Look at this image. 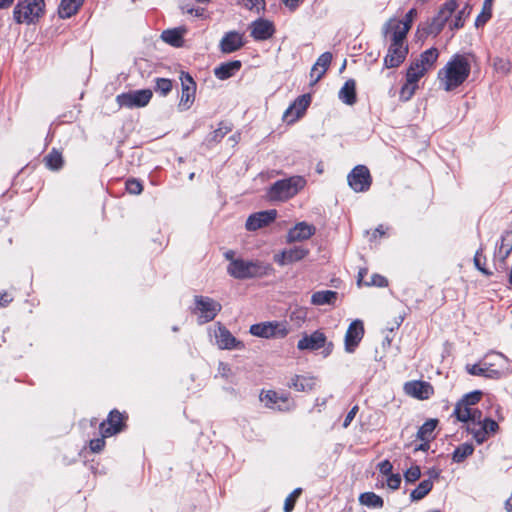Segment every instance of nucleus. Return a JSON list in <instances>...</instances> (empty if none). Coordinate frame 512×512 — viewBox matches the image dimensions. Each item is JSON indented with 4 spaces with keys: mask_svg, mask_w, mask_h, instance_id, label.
<instances>
[{
    "mask_svg": "<svg viewBox=\"0 0 512 512\" xmlns=\"http://www.w3.org/2000/svg\"><path fill=\"white\" fill-rule=\"evenodd\" d=\"M277 217V211L266 210L260 211L254 214H251L245 224V227L248 231H256L260 228L268 226L272 223Z\"/></svg>",
    "mask_w": 512,
    "mask_h": 512,
    "instance_id": "nucleus-20",
    "label": "nucleus"
},
{
    "mask_svg": "<svg viewBox=\"0 0 512 512\" xmlns=\"http://www.w3.org/2000/svg\"><path fill=\"white\" fill-rule=\"evenodd\" d=\"M316 232V228L307 222H299L291 228L286 236L288 243L300 242L311 238Z\"/></svg>",
    "mask_w": 512,
    "mask_h": 512,
    "instance_id": "nucleus-23",
    "label": "nucleus"
},
{
    "mask_svg": "<svg viewBox=\"0 0 512 512\" xmlns=\"http://www.w3.org/2000/svg\"><path fill=\"white\" fill-rule=\"evenodd\" d=\"M408 54V45L406 43L391 42L387 54L384 58L386 68H396L406 59Z\"/></svg>",
    "mask_w": 512,
    "mask_h": 512,
    "instance_id": "nucleus-17",
    "label": "nucleus"
},
{
    "mask_svg": "<svg viewBox=\"0 0 512 512\" xmlns=\"http://www.w3.org/2000/svg\"><path fill=\"white\" fill-rule=\"evenodd\" d=\"M494 67L497 71L507 74L512 69V64L508 60L497 58L494 60Z\"/></svg>",
    "mask_w": 512,
    "mask_h": 512,
    "instance_id": "nucleus-52",
    "label": "nucleus"
},
{
    "mask_svg": "<svg viewBox=\"0 0 512 512\" xmlns=\"http://www.w3.org/2000/svg\"><path fill=\"white\" fill-rule=\"evenodd\" d=\"M44 163L50 170H59L63 167L64 159L62 153L53 148L45 157Z\"/></svg>",
    "mask_w": 512,
    "mask_h": 512,
    "instance_id": "nucleus-37",
    "label": "nucleus"
},
{
    "mask_svg": "<svg viewBox=\"0 0 512 512\" xmlns=\"http://www.w3.org/2000/svg\"><path fill=\"white\" fill-rule=\"evenodd\" d=\"M365 286H376V287H386L388 285L387 279L379 274H374L371 276L370 281H366L364 283Z\"/></svg>",
    "mask_w": 512,
    "mask_h": 512,
    "instance_id": "nucleus-51",
    "label": "nucleus"
},
{
    "mask_svg": "<svg viewBox=\"0 0 512 512\" xmlns=\"http://www.w3.org/2000/svg\"><path fill=\"white\" fill-rule=\"evenodd\" d=\"M417 16V10L415 8H412L410 9L403 20H401L404 24H407L409 26V29H411L412 27V23L414 21V19L416 18Z\"/></svg>",
    "mask_w": 512,
    "mask_h": 512,
    "instance_id": "nucleus-56",
    "label": "nucleus"
},
{
    "mask_svg": "<svg viewBox=\"0 0 512 512\" xmlns=\"http://www.w3.org/2000/svg\"><path fill=\"white\" fill-rule=\"evenodd\" d=\"M107 437H103L102 435L99 438H94L89 441V449L92 453H100L104 450L106 446Z\"/></svg>",
    "mask_w": 512,
    "mask_h": 512,
    "instance_id": "nucleus-47",
    "label": "nucleus"
},
{
    "mask_svg": "<svg viewBox=\"0 0 512 512\" xmlns=\"http://www.w3.org/2000/svg\"><path fill=\"white\" fill-rule=\"evenodd\" d=\"M184 29H168L162 32L161 38L166 43L174 46V47H180L183 44V32Z\"/></svg>",
    "mask_w": 512,
    "mask_h": 512,
    "instance_id": "nucleus-36",
    "label": "nucleus"
},
{
    "mask_svg": "<svg viewBox=\"0 0 512 512\" xmlns=\"http://www.w3.org/2000/svg\"><path fill=\"white\" fill-rule=\"evenodd\" d=\"M439 57V51L437 48H430L422 52L418 59L415 61L420 64L423 68L429 71L435 64Z\"/></svg>",
    "mask_w": 512,
    "mask_h": 512,
    "instance_id": "nucleus-33",
    "label": "nucleus"
},
{
    "mask_svg": "<svg viewBox=\"0 0 512 512\" xmlns=\"http://www.w3.org/2000/svg\"><path fill=\"white\" fill-rule=\"evenodd\" d=\"M260 400L263 402L267 407L270 408H279L282 409V407L286 406L289 401V396L287 393L284 392H277L272 389L268 390H262L260 394Z\"/></svg>",
    "mask_w": 512,
    "mask_h": 512,
    "instance_id": "nucleus-24",
    "label": "nucleus"
},
{
    "mask_svg": "<svg viewBox=\"0 0 512 512\" xmlns=\"http://www.w3.org/2000/svg\"><path fill=\"white\" fill-rule=\"evenodd\" d=\"M250 333L260 338H284L288 335L289 329L285 321H267L250 326Z\"/></svg>",
    "mask_w": 512,
    "mask_h": 512,
    "instance_id": "nucleus-7",
    "label": "nucleus"
},
{
    "mask_svg": "<svg viewBox=\"0 0 512 512\" xmlns=\"http://www.w3.org/2000/svg\"><path fill=\"white\" fill-rule=\"evenodd\" d=\"M505 509L507 512H512V492L510 497L505 501Z\"/></svg>",
    "mask_w": 512,
    "mask_h": 512,
    "instance_id": "nucleus-64",
    "label": "nucleus"
},
{
    "mask_svg": "<svg viewBox=\"0 0 512 512\" xmlns=\"http://www.w3.org/2000/svg\"><path fill=\"white\" fill-rule=\"evenodd\" d=\"M306 183V179L299 175L278 180L269 187L267 197L271 201L285 202L303 190Z\"/></svg>",
    "mask_w": 512,
    "mask_h": 512,
    "instance_id": "nucleus-3",
    "label": "nucleus"
},
{
    "mask_svg": "<svg viewBox=\"0 0 512 512\" xmlns=\"http://www.w3.org/2000/svg\"><path fill=\"white\" fill-rule=\"evenodd\" d=\"M409 30V26L397 18L389 19L383 26L384 36L396 43H405Z\"/></svg>",
    "mask_w": 512,
    "mask_h": 512,
    "instance_id": "nucleus-13",
    "label": "nucleus"
},
{
    "mask_svg": "<svg viewBox=\"0 0 512 512\" xmlns=\"http://www.w3.org/2000/svg\"><path fill=\"white\" fill-rule=\"evenodd\" d=\"M339 98L347 105H353L356 103V83L353 79H349L345 82L339 91Z\"/></svg>",
    "mask_w": 512,
    "mask_h": 512,
    "instance_id": "nucleus-30",
    "label": "nucleus"
},
{
    "mask_svg": "<svg viewBox=\"0 0 512 512\" xmlns=\"http://www.w3.org/2000/svg\"><path fill=\"white\" fill-rule=\"evenodd\" d=\"M482 251H483L482 248L477 250V252L474 256V264H475V267L480 272H482L484 275L490 276L492 274V272L488 271L484 266L485 265V257L482 256Z\"/></svg>",
    "mask_w": 512,
    "mask_h": 512,
    "instance_id": "nucleus-45",
    "label": "nucleus"
},
{
    "mask_svg": "<svg viewBox=\"0 0 512 512\" xmlns=\"http://www.w3.org/2000/svg\"><path fill=\"white\" fill-rule=\"evenodd\" d=\"M186 12L189 14H194L197 17H202L204 14V9L203 8H188L186 10Z\"/></svg>",
    "mask_w": 512,
    "mask_h": 512,
    "instance_id": "nucleus-63",
    "label": "nucleus"
},
{
    "mask_svg": "<svg viewBox=\"0 0 512 512\" xmlns=\"http://www.w3.org/2000/svg\"><path fill=\"white\" fill-rule=\"evenodd\" d=\"M367 273H368V270L366 268H362L359 270L358 277H357V285L359 287L364 285V283L366 282V281H364V277L367 275Z\"/></svg>",
    "mask_w": 512,
    "mask_h": 512,
    "instance_id": "nucleus-60",
    "label": "nucleus"
},
{
    "mask_svg": "<svg viewBox=\"0 0 512 512\" xmlns=\"http://www.w3.org/2000/svg\"><path fill=\"white\" fill-rule=\"evenodd\" d=\"M416 88H417V83H410L406 80V83L401 88L400 98L405 101L409 100L415 93Z\"/></svg>",
    "mask_w": 512,
    "mask_h": 512,
    "instance_id": "nucleus-48",
    "label": "nucleus"
},
{
    "mask_svg": "<svg viewBox=\"0 0 512 512\" xmlns=\"http://www.w3.org/2000/svg\"><path fill=\"white\" fill-rule=\"evenodd\" d=\"M439 421L437 419H428L425 421L417 431V439L426 440L431 442L435 439L434 431L438 425Z\"/></svg>",
    "mask_w": 512,
    "mask_h": 512,
    "instance_id": "nucleus-31",
    "label": "nucleus"
},
{
    "mask_svg": "<svg viewBox=\"0 0 512 512\" xmlns=\"http://www.w3.org/2000/svg\"><path fill=\"white\" fill-rule=\"evenodd\" d=\"M332 61V54L324 52L321 54L310 71L311 85H315L326 73Z\"/></svg>",
    "mask_w": 512,
    "mask_h": 512,
    "instance_id": "nucleus-26",
    "label": "nucleus"
},
{
    "mask_svg": "<svg viewBox=\"0 0 512 512\" xmlns=\"http://www.w3.org/2000/svg\"><path fill=\"white\" fill-rule=\"evenodd\" d=\"M492 16V5L487 7V3H483V8L481 13L478 15L475 21V25L477 27L483 26Z\"/></svg>",
    "mask_w": 512,
    "mask_h": 512,
    "instance_id": "nucleus-44",
    "label": "nucleus"
},
{
    "mask_svg": "<svg viewBox=\"0 0 512 512\" xmlns=\"http://www.w3.org/2000/svg\"><path fill=\"white\" fill-rule=\"evenodd\" d=\"M181 97L178 104L180 110L184 111L191 107L195 99L196 83L189 74L182 73L181 77Z\"/></svg>",
    "mask_w": 512,
    "mask_h": 512,
    "instance_id": "nucleus-16",
    "label": "nucleus"
},
{
    "mask_svg": "<svg viewBox=\"0 0 512 512\" xmlns=\"http://www.w3.org/2000/svg\"><path fill=\"white\" fill-rule=\"evenodd\" d=\"M421 476V470L418 465L411 466L404 472V478L406 482L414 483L416 482Z\"/></svg>",
    "mask_w": 512,
    "mask_h": 512,
    "instance_id": "nucleus-46",
    "label": "nucleus"
},
{
    "mask_svg": "<svg viewBox=\"0 0 512 512\" xmlns=\"http://www.w3.org/2000/svg\"><path fill=\"white\" fill-rule=\"evenodd\" d=\"M427 72L426 68L420 66L416 61H413L406 73V80L410 83H417Z\"/></svg>",
    "mask_w": 512,
    "mask_h": 512,
    "instance_id": "nucleus-41",
    "label": "nucleus"
},
{
    "mask_svg": "<svg viewBox=\"0 0 512 512\" xmlns=\"http://www.w3.org/2000/svg\"><path fill=\"white\" fill-rule=\"evenodd\" d=\"M82 2L83 0H61L58 10L59 16L61 18L71 17L78 11Z\"/></svg>",
    "mask_w": 512,
    "mask_h": 512,
    "instance_id": "nucleus-35",
    "label": "nucleus"
},
{
    "mask_svg": "<svg viewBox=\"0 0 512 512\" xmlns=\"http://www.w3.org/2000/svg\"><path fill=\"white\" fill-rule=\"evenodd\" d=\"M465 370L470 375L488 379H499L507 370V358L501 353H490L475 364H466Z\"/></svg>",
    "mask_w": 512,
    "mask_h": 512,
    "instance_id": "nucleus-2",
    "label": "nucleus"
},
{
    "mask_svg": "<svg viewBox=\"0 0 512 512\" xmlns=\"http://www.w3.org/2000/svg\"><path fill=\"white\" fill-rule=\"evenodd\" d=\"M152 98V91L150 89H142L137 91H131L122 93L117 96L116 100L119 106L134 108L146 106Z\"/></svg>",
    "mask_w": 512,
    "mask_h": 512,
    "instance_id": "nucleus-12",
    "label": "nucleus"
},
{
    "mask_svg": "<svg viewBox=\"0 0 512 512\" xmlns=\"http://www.w3.org/2000/svg\"><path fill=\"white\" fill-rule=\"evenodd\" d=\"M421 443L415 447V451H428L430 448V442L426 440H420Z\"/></svg>",
    "mask_w": 512,
    "mask_h": 512,
    "instance_id": "nucleus-62",
    "label": "nucleus"
},
{
    "mask_svg": "<svg viewBox=\"0 0 512 512\" xmlns=\"http://www.w3.org/2000/svg\"><path fill=\"white\" fill-rule=\"evenodd\" d=\"M216 342L221 349H243L244 345L238 341L224 326H220L215 334Z\"/></svg>",
    "mask_w": 512,
    "mask_h": 512,
    "instance_id": "nucleus-25",
    "label": "nucleus"
},
{
    "mask_svg": "<svg viewBox=\"0 0 512 512\" xmlns=\"http://www.w3.org/2000/svg\"><path fill=\"white\" fill-rule=\"evenodd\" d=\"M251 37L256 41H264L271 38L275 32L271 21L259 18L250 24Z\"/></svg>",
    "mask_w": 512,
    "mask_h": 512,
    "instance_id": "nucleus-22",
    "label": "nucleus"
},
{
    "mask_svg": "<svg viewBox=\"0 0 512 512\" xmlns=\"http://www.w3.org/2000/svg\"><path fill=\"white\" fill-rule=\"evenodd\" d=\"M272 270L270 264L243 259H233L227 267L228 274L235 279L263 277L269 275Z\"/></svg>",
    "mask_w": 512,
    "mask_h": 512,
    "instance_id": "nucleus-4",
    "label": "nucleus"
},
{
    "mask_svg": "<svg viewBox=\"0 0 512 512\" xmlns=\"http://www.w3.org/2000/svg\"><path fill=\"white\" fill-rule=\"evenodd\" d=\"M453 415L458 421L465 423L470 421L468 425H472L473 423H476V420L480 419L481 411L468 407L459 401L454 408Z\"/></svg>",
    "mask_w": 512,
    "mask_h": 512,
    "instance_id": "nucleus-27",
    "label": "nucleus"
},
{
    "mask_svg": "<svg viewBox=\"0 0 512 512\" xmlns=\"http://www.w3.org/2000/svg\"><path fill=\"white\" fill-rule=\"evenodd\" d=\"M433 488V482L431 479H425L421 481L418 486L411 491L410 498L412 501H418L426 497Z\"/></svg>",
    "mask_w": 512,
    "mask_h": 512,
    "instance_id": "nucleus-38",
    "label": "nucleus"
},
{
    "mask_svg": "<svg viewBox=\"0 0 512 512\" xmlns=\"http://www.w3.org/2000/svg\"><path fill=\"white\" fill-rule=\"evenodd\" d=\"M406 394L419 399L426 400L429 399L433 393V386H404Z\"/></svg>",
    "mask_w": 512,
    "mask_h": 512,
    "instance_id": "nucleus-34",
    "label": "nucleus"
},
{
    "mask_svg": "<svg viewBox=\"0 0 512 512\" xmlns=\"http://www.w3.org/2000/svg\"><path fill=\"white\" fill-rule=\"evenodd\" d=\"M338 299V293L332 290H323L314 292L311 296V304L315 306L331 305L334 306Z\"/></svg>",
    "mask_w": 512,
    "mask_h": 512,
    "instance_id": "nucleus-29",
    "label": "nucleus"
},
{
    "mask_svg": "<svg viewBox=\"0 0 512 512\" xmlns=\"http://www.w3.org/2000/svg\"><path fill=\"white\" fill-rule=\"evenodd\" d=\"M126 190L133 195H138L142 192L143 186L137 179L131 178L126 181Z\"/></svg>",
    "mask_w": 512,
    "mask_h": 512,
    "instance_id": "nucleus-49",
    "label": "nucleus"
},
{
    "mask_svg": "<svg viewBox=\"0 0 512 512\" xmlns=\"http://www.w3.org/2000/svg\"><path fill=\"white\" fill-rule=\"evenodd\" d=\"M393 465L389 460H383L378 464V470L381 474L389 476L392 474Z\"/></svg>",
    "mask_w": 512,
    "mask_h": 512,
    "instance_id": "nucleus-54",
    "label": "nucleus"
},
{
    "mask_svg": "<svg viewBox=\"0 0 512 512\" xmlns=\"http://www.w3.org/2000/svg\"><path fill=\"white\" fill-rule=\"evenodd\" d=\"M498 430V423L491 418H485L483 421L479 419L476 423L467 426V431L472 434L478 444L485 442L490 435L495 434Z\"/></svg>",
    "mask_w": 512,
    "mask_h": 512,
    "instance_id": "nucleus-10",
    "label": "nucleus"
},
{
    "mask_svg": "<svg viewBox=\"0 0 512 512\" xmlns=\"http://www.w3.org/2000/svg\"><path fill=\"white\" fill-rule=\"evenodd\" d=\"M290 10H295L299 5V0H281Z\"/></svg>",
    "mask_w": 512,
    "mask_h": 512,
    "instance_id": "nucleus-61",
    "label": "nucleus"
},
{
    "mask_svg": "<svg viewBox=\"0 0 512 512\" xmlns=\"http://www.w3.org/2000/svg\"><path fill=\"white\" fill-rule=\"evenodd\" d=\"M297 500L294 499L290 494L286 497L284 501L283 510L284 512H292L294 510L295 504Z\"/></svg>",
    "mask_w": 512,
    "mask_h": 512,
    "instance_id": "nucleus-57",
    "label": "nucleus"
},
{
    "mask_svg": "<svg viewBox=\"0 0 512 512\" xmlns=\"http://www.w3.org/2000/svg\"><path fill=\"white\" fill-rule=\"evenodd\" d=\"M457 8L455 0L447 1L439 10L438 14L432 19L429 27V33L438 34L446 23H449L453 13Z\"/></svg>",
    "mask_w": 512,
    "mask_h": 512,
    "instance_id": "nucleus-14",
    "label": "nucleus"
},
{
    "mask_svg": "<svg viewBox=\"0 0 512 512\" xmlns=\"http://www.w3.org/2000/svg\"><path fill=\"white\" fill-rule=\"evenodd\" d=\"M464 18L461 15H455L454 18L451 17V20L449 22V28L451 30H457L459 28H462L464 26Z\"/></svg>",
    "mask_w": 512,
    "mask_h": 512,
    "instance_id": "nucleus-55",
    "label": "nucleus"
},
{
    "mask_svg": "<svg viewBox=\"0 0 512 512\" xmlns=\"http://www.w3.org/2000/svg\"><path fill=\"white\" fill-rule=\"evenodd\" d=\"M172 90V81L167 78H157L155 81V91L165 96Z\"/></svg>",
    "mask_w": 512,
    "mask_h": 512,
    "instance_id": "nucleus-42",
    "label": "nucleus"
},
{
    "mask_svg": "<svg viewBox=\"0 0 512 512\" xmlns=\"http://www.w3.org/2000/svg\"><path fill=\"white\" fill-rule=\"evenodd\" d=\"M129 415L126 411H119L112 409L105 420L99 424L100 435L103 437H112L123 431L128 427L127 422Z\"/></svg>",
    "mask_w": 512,
    "mask_h": 512,
    "instance_id": "nucleus-5",
    "label": "nucleus"
},
{
    "mask_svg": "<svg viewBox=\"0 0 512 512\" xmlns=\"http://www.w3.org/2000/svg\"><path fill=\"white\" fill-rule=\"evenodd\" d=\"M244 45V34L233 30L223 35L219 43V48L222 53L230 54L240 50Z\"/></svg>",
    "mask_w": 512,
    "mask_h": 512,
    "instance_id": "nucleus-18",
    "label": "nucleus"
},
{
    "mask_svg": "<svg viewBox=\"0 0 512 512\" xmlns=\"http://www.w3.org/2000/svg\"><path fill=\"white\" fill-rule=\"evenodd\" d=\"M248 10H256L257 13L265 9V0H242Z\"/></svg>",
    "mask_w": 512,
    "mask_h": 512,
    "instance_id": "nucleus-50",
    "label": "nucleus"
},
{
    "mask_svg": "<svg viewBox=\"0 0 512 512\" xmlns=\"http://www.w3.org/2000/svg\"><path fill=\"white\" fill-rule=\"evenodd\" d=\"M482 391L475 390L473 392H470L463 396V398L460 400L463 404H465L468 407H471L475 404H477L481 398H482Z\"/></svg>",
    "mask_w": 512,
    "mask_h": 512,
    "instance_id": "nucleus-43",
    "label": "nucleus"
},
{
    "mask_svg": "<svg viewBox=\"0 0 512 512\" xmlns=\"http://www.w3.org/2000/svg\"><path fill=\"white\" fill-rule=\"evenodd\" d=\"M13 301V297L7 292H0V307H6Z\"/></svg>",
    "mask_w": 512,
    "mask_h": 512,
    "instance_id": "nucleus-59",
    "label": "nucleus"
},
{
    "mask_svg": "<svg viewBox=\"0 0 512 512\" xmlns=\"http://www.w3.org/2000/svg\"><path fill=\"white\" fill-rule=\"evenodd\" d=\"M242 63L239 60L221 63L214 69V75L219 80H226L234 76L241 68Z\"/></svg>",
    "mask_w": 512,
    "mask_h": 512,
    "instance_id": "nucleus-28",
    "label": "nucleus"
},
{
    "mask_svg": "<svg viewBox=\"0 0 512 512\" xmlns=\"http://www.w3.org/2000/svg\"><path fill=\"white\" fill-rule=\"evenodd\" d=\"M387 486L392 490H397L401 485V476L399 473L390 474L386 479Z\"/></svg>",
    "mask_w": 512,
    "mask_h": 512,
    "instance_id": "nucleus-53",
    "label": "nucleus"
},
{
    "mask_svg": "<svg viewBox=\"0 0 512 512\" xmlns=\"http://www.w3.org/2000/svg\"><path fill=\"white\" fill-rule=\"evenodd\" d=\"M311 97L309 94L298 96L294 102L288 107L284 113V119L288 123H293L301 118L308 106L310 105Z\"/></svg>",
    "mask_w": 512,
    "mask_h": 512,
    "instance_id": "nucleus-19",
    "label": "nucleus"
},
{
    "mask_svg": "<svg viewBox=\"0 0 512 512\" xmlns=\"http://www.w3.org/2000/svg\"><path fill=\"white\" fill-rule=\"evenodd\" d=\"M512 251V231H505L501 236L500 245L497 248L495 255L504 261Z\"/></svg>",
    "mask_w": 512,
    "mask_h": 512,
    "instance_id": "nucleus-32",
    "label": "nucleus"
},
{
    "mask_svg": "<svg viewBox=\"0 0 512 512\" xmlns=\"http://www.w3.org/2000/svg\"><path fill=\"white\" fill-rule=\"evenodd\" d=\"M44 6V0L21 1L14 8V20L17 23H32L41 16Z\"/></svg>",
    "mask_w": 512,
    "mask_h": 512,
    "instance_id": "nucleus-6",
    "label": "nucleus"
},
{
    "mask_svg": "<svg viewBox=\"0 0 512 512\" xmlns=\"http://www.w3.org/2000/svg\"><path fill=\"white\" fill-rule=\"evenodd\" d=\"M309 253V249L304 246H294L275 254L273 260L280 266H286L303 260Z\"/></svg>",
    "mask_w": 512,
    "mask_h": 512,
    "instance_id": "nucleus-15",
    "label": "nucleus"
},
{
    "mask_svg": "<svg viewBox=\"0 0 512 512\" xmlns=\"http://www.w3.org/2000/svg\"><path fill=\"white\" fill-rule=\"evenodd\" d=\"M194 302L195 308L193 312L199 315L198 322L200 324L214 320L222 309L221 304L210 297L197 295L194 297Z\"/></svg>",
    "mask_w": 512,
    "mask_h": 512,
    "instance_id": "nucleus-8",
    "label": "nucleus"
},
{
    "mask_svg": "<svg viewBox=\"0 0 512 512\" xmlns=\"http://www.w3.org/2000/svg\"><path fill=\"white\" fill-rule=\"evenodd\" d=\"M358 406L355 405L352 407V409L347 413L346 417H345V420H344V423H343V426L346 428L350 425V423L352 422V420L355 418L357 412H358Z\"/></svg>",
    "mask_w": 512,
    "mask_h": 512,
    "instance_id": "nucleus-58",
    "label": "nucleus"
},
{
    "mask_svg": "<svg viewBox=\"0 0 512 512\" xmlns=\"http://www.w3.org/2000/svg\"><path fill=\"white\" fill-rule=\"evenodd\" d=\"M364 336V326L361 320H354L348 327L345 334V348L353 352Z\"/></svg>",
    "mask_w": 512,
    "mask_h": 512,
    "instance_id": "nucleus-21",
    "label": "nucleus"
},
{
    "mask_svg": "<svg viewBox=\"0 0 512 512\" xmlns=\"http://www.w3.org/2000/svg\"><path fill=\"white\" fill-rule=\"evenodd\" d=\"M474 452V446L469 443H463L457 446L452 454V460L456 463L463 462L467 457L471 456Z\"/></svg>",
    "mask_w": 512,
    "mask_h": 512,
    "instance_id": "nucleus-40",
    "label": "nucleus"
},
{
    "mask_svg": "<svg viewBox=\"0 0 512 512\" xmlns=\"http://www.w3.org/2000/svg\"><path fill=\"white\" fill-rule=\"evenodd\" d=\"M359 502L369 508H382L384 506L382 497L374 492H364L360 494Z\"/></svg>",
    "mask_w": 512,
    "mask_h": 512,
    "instance_id": "nucleus-39",
    "label": "nucleus"
},
{
    "mask_svg": "<svg viewBox=\"0 0 512 512\" xmlns=\"http://www.w3.org/2000/svg\"><path fill=\"white\" fill-rule=\"evenodd\" d=\"M348 184L355 192L367 191L372 183L369 169L364 165H357L347 176Z\"/></svg>",
    "mask_w": 512,
    "mask_h": 512,
    "instance_id": "nucleus-11",
    "label": "nucleus"
},
{
    "mask_svg": "<svg viewBox=\"0 0 512 512\" xmlns=\"http://www.w3.org/2000/svg\"><path fill=\"white\" fill-rule=\"evenodd\" d=\"M471 64L467 55L456 54L439 70L438 80L445 91H452L469 77Z\"/></svg>",
    "mask_w": 512,
    "mask_h": 512,
    "instance_id": "nucleus-1",
    "label": "nucleus"
},
{
    "mask_svg": "<svg viewBox=\"0 0 512 512\" xmlns=\"http://www.w3.org/2000/svg\"><path fill=\"white\" fill-rule=\"evenodd\" d=\"M297 348L299 350H318L320 348H324L323 355L327 357L331 354L333 350V344L331 342L327 343V338L325 334L316 330L310 335L305 334L297 343Z\"/></svg>",
    "mask_w": 512,
    "mask_h": 512,
    "instance_id": "nucleus-9",
    "label": "nucleus"
}]
</instances>
